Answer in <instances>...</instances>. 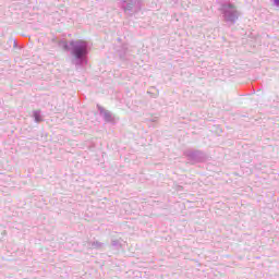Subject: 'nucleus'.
I'll use <instances>...</instances> for the list:
<instances>
[{
	"instance_id": "nucleus-1",
	"label": "nucleus",
	"mask_w": 279,
	"mask_h": 279,
	"mask_svg": "<svg viewBox=\"0 0 279 279\" xmlns=\"http://www.w3.org/2000/svg\"><path fill=\"white\" fill-rule=\"evenodd\" d=\"M85 53H86V44L76 46L74 48L73 54L75 56V58H82V56H85Z\"/></svg>"
},
{
	"instance_id": "nucleus-2",
	"label": "nucleus",
	"mask_w": 279,
	"mask_h": 279,
	"mask_svg": "<svg viewBox=\"0 0 279 279\" xmlns=\"http://www.w3.org/2000/svg\"><path fill=\"white\" fill-rule=\"evenodd\" d=\"M275 1V5H279V0H274Z\"/></svg>"
},
{
	"instance_id": "nucleus-3",
	"label": "nucleus",
	"mask_w": 279,
	"mask_h": 279,
	"mask_svg": "<svg viewBox=\"0 0 279 279\" xmlns=\"http://www.w3.org/2000/svg\"><path fill=\"white\" fill-rule=\"evenodd\" d=\"M229 8H234V5H232V4H229Z\"/></svg>"
}]
</instances>
